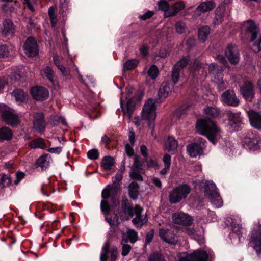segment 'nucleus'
Returning a JSON list of instances; mask_svg holds the SVG:
<instances>
[{"mask_svg":"<svg viewBox=\"0 0 261 261\" xmlns=\"http://www.w3.org/2000/svg\"><path fill=\"white\" fill-rule=\"evenodd\" d=\"M178 13L177 11L174 9V6L172 5L170 8L169 7L168 10L166 13H164L165 17H172L176 15Z\"/></svg>","mask_w":261,"mask_h":261,"instance_id":"obj_57","label":"nucleus"},{"mask_svg":"<svg viewBox=\"0 0 261 261\" xmlns=\"http://www.w3.org/2000/svg\"><path fill=\"white\" fill-rule=\"evenodd\" d=\"M189 59L184 57L177 62L174 67L178 68V70H180L181 69L186 67L188 64Z\"/></svg>","mask_w":261,"mask_h":261,"instance_id":"obj_49","label":"nucleus"},{"mask_svg":"<svg viewBox=\"0 0 261 261\" xmlns=\"http://www.w3.org/2000/svg\"><path fill=\"white\" fill-rule=\"evenodd\" d=\"M249 244L257 253H261V221L252 232Z\"/></svg>","mask_w":261,"mask_h":261,"instance_id":"obj_11","label":"nucleus"},{"mask_svg":"<svg viewBox=\"0 0 261 261\" xmlns=\"http://www.w3.org/2000/svg\"><path fill=\"white\" fill-rule=\"evenodd\" d=\"M221 99L223 102L233 107L237 106L240 103L234 91L230 90L225 91L222 94Z\"/></svg>","mask_w":261,"mask_h":261,"instance_id":"obj_16","label":"nucleus"},{"mask_svg":"<svg viewBox=\"0 0 261 261\" xmlns=\"http://www.w3.org/2000/svg\"><path fill=\"white\" fill-rule=\"evenodd\" d=\"M196 130L200 134L205 135L214 144L221 137V130L212 120L203 119L197 121Z\"/></svg>","mask_w":261,"mask_h":261,"instance_id":"obj_1","label":"nucleus"},{"mask_svg":"<svg viewBox=\"0 0 261 261\" xmlns=\"http://www.w3.org/2000/svg\"><path fill=\"white\" fill-rule=\"evenodd\" d=\"M225 113L228 118L229 121L230 123L233 124H238L241 122L242 119L241 118L240 113H234L230 111H226Z\"/></svg>","mask_w":261,"mask_h":261,"instance_id":"obj_32","label":"nucleus"},{"mask_svg":"<svg viewBox=\"0 0 261 261\" xmlns=\"http://www.w3.org/2000/svg\"><path fill=\"white\" fill-rule=\"evenodd\" d=\"M48 13L51 25L52 27H55L57 24V18L54 8L53 7H50L48 9Z\"/></svg>","mask_w":261,"mask_h":261,"instance_id":"obj_46","label":"nucleus"},{"mask_svg":"<svg viewBox=\"0 0 261 261\" xmlns=\"http://www.w3.org/2000/svg\"><path fill=\"white\" fill-rule=\"evenodd\" d=\"M33 127L41 132L45 127V123L42 113H36L34 114Z\"/></svg>","mask_w":261,"mask_h":261,"instance_id":"obj_24","label":"nucleus"},{"mask_svg":"<svg viewBox=\"0 0 261 261\" xmlns=\"http://www.w3.org/2000/svg\"><path fill=\"white\" fill-rule=\"evenodd\" d=\"M243 146L247 150L255 151L261 150V138L256 132L249 131L244 136Z\"/></svg>","mask_w":261,"mask_h":261,"instance_id":"obj_5","label":"nucleus"},{"mask_svg":"<svg viewBox=\"0 0 261 261\" xmlns=\"http://www.w3.org/2000/svg\"><path fill=\"white\" fill-rule=\"evenodd\" d=\"M173 6H174V8L176 11L177 10L178 12L184 9L185 7V4L183 2H177L173 5Z\"/></svg>","mask_w":261,"mask_h":261,"instance_id":"obj_60","label":"nucleus"},{"mask_svg":"<svg viewBox=\"0 0 261 261\" xmlns=\"http://www.w3.org/2000/svg\"><path fill=\"white\" fill-rule=\"evenodd\" d=\"M120 101L121 107L122 109L124 115L125 116H127L129 119H130L135 109V103L134 99L133 98H129L125 106L123 105L122 97L120 98Z\"/></svg>","mask_w":261,"mask_h":261,"instance_id":"obj_22","label":"nucleus"},{"mask_svg":"<svg viewBox=\"0 0 261 261\" xmlns=\"http://www.w3.org/2000/svg\"><path fill=\"white\" fill-rule=\"evenodd\" d=\"M203 112L205 115L208 118H216L220 114V111L216 107H206Z\"/></svg>","mask_w":261,"mask_h":261,"instance_id":"obj_30","label":"nucleus"},{"mask_svg":"<svg viewBox=\"0 0 261 261\" xmlns=\"http://www.w3.org/2000/svg\"><path fill=\"white\" fill-rule=\"evenodd\" d=\"M119 191V186L116 184V181H113L112 186H108L107 188L103 189L101 196L104 199L108 198L111 194L117 193Z\"/></svg>","mask_w":261,"mask_h":261,"instance_id":"obj_25","label":"nucleus"},{"mask_svg":"<svg viewBox=\"0 0 261 261\" xmlns=\"http://www.w3.org/2000/svg\"><path fill=\"white\" fill-rule=\"evenodd\" d=\"M102 167L106 170H109L114 164V160L110 156H105L102 161Z\"/></svg>","mask_w":261,"mask_h":261,"instance_id":"obj_39","label":"nucleus"},{"mask_svg":"<svg viewBox=\"0 0 261 261\" xmlns=\"http://www.w3.org/2000/svg\"><path fill=\"white\" fill-rule=\"evenodd\" d=\"M139 186L136 182H132L129 186V194L131 198L136 199L138 196Z\"/></svg>","mask_w":261,"mask_h":261,"instance_id":"obj_40","label":"nucleus"},{"mask_svg":"<svg viewBox=\"0 0 261 261\" xmlns=\"http://www.w3.org/2000/svg\"><path fill=\"white\" fill-rule=\"evenodd\" d=\"M259 32L258 26L252 20H248L241 24V37L243 40L249 39L253 42Z\"/></svg>","mask_w":261,"mask_h":261,"instance_id":"obj_4","label":"nucleus"},{"mask_svg":"<svg viewBox=\"0 0 261 261\" xmlns=\"http://www.w3.org/2000/svg\"><path fill=\"white\" fill-rule=\"evenodd\" d=\"M155 102L152 99H149L144 104L141 113L142 119L148 122V127L151 130L152 136L156 138L154 132V120L156 116Z\"/></svg>","mask_w":261,"mask_h":261,"instance_id":"obj_2","label":"nucleus"},{"mask_svg":"<svg viewBox=\"0 0 261 261\" xmlns=\"http://www.w3.org/2000/svg\"><path fill=\"white\" fill-rule=\"evenodd\" d=\"M2 33L7 35H11L14 33V27L12 22L10 20H5L3 21Z\"/></svg>","mask_w":261,"mask_h":261,"instance_id":"obj_31","label":"nucleus"},{"mask_svg":"<svg viewBox=\"0 0 261 261\" xmlns=\"http://www.w3.org/2000/svg\"><path fill=\"white\" fill-rule=\"evenodd\" d=\"M240 91L247 100H251L254 96V91L253 89V85L249 81H245L243 86L240 87Z\"/></svg>","mask_w":261,"mask_h":261,"instance_id":"obj_18","label":"nucleus"},{"mask_svg":"<svg viewBox=\"0 0 261 261\" xmlns=\"http://www.w3.org/2000/svg\"><path fill=\"white\" fill-rule=\"evenodd\" d=\"M125 236L126 234L124 233V232H123L122 236V240L121 242V244L122 245L121 255L123 256H126L129 253L130 250L132 249L131 246L126 244L128 242V241L126 239H125Z\"/></svg>","mask_w":261,"mask_h":261,"instance_id":"obj_34","label":"nucleus"},{"mask_svg":"<svg viewBox=\"0 0 261 261\" xmlns=\"http://www.w3.org/2000/svg\"><path fill=\"white\" fill-rule=\"evenodd\" d=\"M159 10H161L166 13L168 11L169 8L168 3L166 0H161L158 3Z\"/></svg>","mask_w":261,"mask_h":261,"instance_id":"obj_52","label":"nucleus"},{"mask_svg":"<svg viewBox=\"0 0 261 261\" xmlns=\"http://www.w3.org/2000/svg\"><path fill=\"white\" fill-rule=\"evenodd\" d=\"M175 29L178 34H182L186 29V24L182 21H178L175 24Z\"/></svg>","mask_w":261,"mask_h":261,"instance_id":"obj_50","label":"nucleus"},{"mask_svg":"<svg viewBox=\"0 0 261 261\" xmlns=\"http://www.w3.org/2000/svg\"><path fill=\"white\" fill-rule=\"evenodd\" d=\"M179 72L180 70L178 68L175 67H173L172 73V80L174 84H176L178 81Z\"/></svg>","mask_w":261,"mask_h":261,"instance_id":"obj_56","label":"nucleus"},{"mask_svg":"<svg viewBox=\"0 0 261 261\" xmlns=\"http://www.w3.org/2000/svg\"><path fill=\"white\" fill-rule=\"evenodd\" d=\"M28 146L33 149L41 148L45 149L46 148L44 140L41 138H37L29 142Z\"/></svg>","mask_w":261,"mask_h":261,"instance_id":"obj_33","label":"nucleus"},{"mask_svg":"<svg viewBox=\"0 0 261 261\" xmlns=\"http://www.w3.org/2000/svg\"><path fill=\"white\" fill-rule=\"evenodd\" d=\"M204 192L215 208H219L223 205L222 200L217 192L215 184L212 181H207L204 186Z\"/></svg>","mask_w":261,"mask_h":261,"instance_id":"obj_6","label":"nucleus"},{"mask_svg":"<svg viewBox=\"0 0 261 261\" xmlns=\"http://www.w3.org/2000/svg\"><path fill=\"white\" fill-rule=\"evenodd\" d=\"M139 63V61L137 59H131L127 61L123 67L124 71H128L135 68Z\"/></svg>","mask_w":261,"mask_h":261,"instance_id":"obj_43","label":"nucleus"},{"mask_svg":"<svg viewBox=\"0 0 261 261\" xmlns=\"http://www.w3.org/2000/svg\"><path fill=\"white\" fill-rule=\"evenodd\" d=\"M110 247V243L108 241L106 242L102 248V252L100 254V261H107V254Z\"/></svg>","mask_w":261,"mask_h":261,"instance_id":"obj_44","label":"nucleus"},{"mask_svg":"<svg viewBox=\"0 0 261 261\" xmlns=\"http://www.w3.org/2000/svg\"><path fill=\"white\" fill-rule=\"evenodd\" d=\"M100 208L101 211L104 213L105 215H107L110 212V206L106 200H102L100 204ZM106 220L111 226L115 225L117 224L118 218H116V220H112L111 218H109L107 216H105Z\"/></svg>","mask_w":261,"mask_h":261,"instance_id":"obj_26","label":"nucleus"},{"mask_svg":"<svg viewBox=\"0 0 261 261\" xmlns=\"http://www.w3.org/2000/svg\"><path fill=\"white\" fill-rule=\"evenodd\" d=\"M191 68L192 70L195 71H198L199 72L200 70L202 71L203 69L204 68V65L200 63L199 61L195 60Z\"/></svg>","mask_w":261,"mask_h":261,"instance_id":"obj_53","label":"nucleus"},{"mask_svg":"<svg viewBox=\"0 0 261 261\" xmlns=\"http://www.w3.org/2000/svg\"><path fill=\"white\" fill-rule=\"evenodd\" d=\"M178 146L177 141L172 137L169 136L165 143V149L169 152H174L176 151Z\"/></svg>","mask_w":261,"mask_h":261,"instance_id":"obj_27","label":"nucleus"},{"mask_svg":"<svg viewBox=\"0 0 261 261\" xmlns=\"http://www.w3.org/2000/svg\"><path fill=\"white\" fill-rule=\"evenodd\" d=\"M41 74L43 76H46L53 84L55 85L54 71L49 67L47 66L43 68L41 71Z\"/></svg>","mask_w":261,"mask_h":261,"instance_id":"obj_38","label":"nucleus"},{"mask_svg":"<svg viewBox=\"0 0 261 261\" xmlns=\"http://www.w3.org/2000/svg\"><path fill=\"white\" fill-rule=\"evenodd\" d=\"M170 87L167 83H163L158 91V97L160 99H162L168 96Z\"/></svg>","mask_w":261,"mask_h":261,"instance_id":"obj_36","label":"nucleus"},{"mask_svg":"<svg viewBox=\"0 0 261 261\" xmlns=\"http://www.w3.org/2000/svg\"><path fill=\"white\" fill-rule=\"evenodd\" d=\"M0 113L3 119L12 126H15L20 123V119L14 110L5 104L0 103Z\"/></svg>","mask_w":261,"mask_h":261,"instance_id":"obj_7","label":"nucleus"},{"mask_svg":"<svg viewBox=\"0 0 261 261\" xmlns=\"http://www.w3.org/2000/svg\"><path fill=\"white\" fill-rule=\"evenodd\" d=\"M23 49L29 57H34L38 53L36 41L32 37H29L27 39L24 44Z\"/></svg>","mask_w":261,"mask_h":261,"instance_id":"obj_15","label":"nucleus"},{"mask_svg":"<svg viewBox=\"0 0 261 261\" xmlns=\"http://www.w3.org/2000/svg\"><path fill=\"white\" fill-rule=\"evenodd\" d=\"M124 233L126 234L125 239L131 243H135L138 239L137 232L133 229H128L127 232Z\"/></svg>","mask_w":261,"mask_h":261,"instance_id":"obj_41","label":"nucleus"},{"mask_svg":"<svg viewBox=\"0 0 261 261\" xmlns=\"http://www.w3.org/2000/svg\"><path fill=\"white\" fill-rule=\"evenodd\" d=\"M142 211V208L139 205H136L134 208L125 205L122 206L121 217L122 219L127 220L135 216L132 222L136 226L141 227L147 221L146 216L141 215Z\"/></svg>","mask_w":261,"mask_h":261,"instance_id":"obj_3","label":"nucleus"},{"mask_svg":"<svg viewBox=\"0 0 261 261\" xmlns=\"http://www.w3.org/2000/svg\"><path fill=\"white\" fill-rule=\"evenodd\" d=\"M160 237L168 244H175L177 242V238L176 234L171 230L160 229L159 230Z\"/></svg>","mask_w":261,"mask_h":261,"instance_id":"obj_19","label":"nucleus"},{"mask_svg":"<svg viewBox=\"0 0 261 261\" xmlns=\"http://www.w3.org/2000/svg\"><path fill=\"white\" fill-rule=\"evenodd\" d=\"M149 261H165L162 255L158 253H153L149 256Z\"/></svg>","mask_w":261,"mask_h":261,"instance_id":"obj_54","label":"nucleus"},{"mask_svg":"<svg viewBox=\"0 0 261 261\" xmlns=\"http://www.w3.org/2000/svg\"><path fill=\"white\" fill-rule=\"evenodd\" d=\"M225 7L222 5L219 6L216 10L215 19L214 22L215 25L221 23L224 19Z\"/></svg>","mask_w":261,"mask_h":261,"instance_id":"obj_29","label":"nucleus"},{"mask_svg":"<svg viewBox=\"0 0 261 261\" xmlns=\"http://www.w3.org/2000/svg\"><path fill=\"white\" fill-rule=\"evenodd\" d=\"M243 228L239 224H234L232 226V233L230 234L231 236L233 237L234 234H236L240 239V236L243 233Z\"/></svg>","mask_w":261,"mask_h":261,"instance_id":"obj_45","label":"nucleus"},{"mask_svg":"<svg viewBox=\"0 0 261 261\" xmlns=\"http://www.w3.org/2000/svg\"><path fill=\"white\" fill-rule=\"evenodd\" d=\"M48 155H42L37 161V164L42 168H46L48 166L47 157Z\"/></svg>","mask_w":261,"mask_h":261,"instance_id":"obj_47","label":"nucleus"},{"mask_svg":"<svg viewBox=\"0 0 261 261\" xmlns=\"http://www.w3.org/2000/svg\"><path fill=\"white\" fill-rule=\"evenodd\" d=\"M145 161L148 167H155L157 166V163L152 159H149L148 158H146L145 159Z\"/></svg>","mask_w":261,"mask_h":261,"instance_id":"obj_64","label":"nucleus"},{"mask_svg":"<svg viewBox=\"0 0 261 261\" xmlns=\"http://www.w3.org/2000/svg\"><path fill=\"white\" fill-rule=\"evenodd\" d=\"M144 173V170L142 168V164L139 161V158L135 156L134 162L132 167V170L130 172V177L137 180H143L141 174Z\"/></svg>","mask_w":261,"mask_h":261,"instance_id":"obj_14","label":"nucleus"},{"mask_svg":"<svg viewBox=\"0 0 261 261\" xmlns=\"http://www.w3.org/2000/svg\"><path fill=\"white\" fill-rule=\"evenodd\" d=\"M154 15V12L152 11H148L144 14L140 16V18L142 20H145L150 18Z\"/></svg>","mask_w":261,"mask_h":261,"instance_id":"obj_62","label":"nucleus"},{"mask_svg":"<svg viewBox=\"0 0 261 261\" xmlns=\"http://www.w3.org/2000/svg\"><path fill=\"white\" fill-rule=\"evenodd\" d=\"M252 49L255 52H258L261 50V36L254 41L252 45Z\"/></svg>","mask_w":261,"mask_h":261,"instance_id":"obj_55","label":"nucleus"},{"mask_svg":"<svg viewBox=\"0 0 261 261\" xmlns=\"http://www.w3.org/2000/svg\"><path fill=\"white\" fill-rule=\"evenodd\" d=\"M59 57L57 55L54 56L53 60L55 65L58 67V69L60 70L63 75H67L69 72L66 68L60 64V62L59 60Z\"/></svg>","mask_w":261,"mask_h":261,"instance_id":"obj_42","label":"nucleus"},{"mask_svg":"<svg viewBox=\"0 0 261 261\" xmlns=\"http://www.w3.org/2000/svg\"><path fill=\"white\" fill-rule=\"evenodd\" d=\"M172 218L175 223L182 225H190L193 222V219L190 215L182 212L173 214Z\"/></svg>","mask_w":261,"mask_h":261,"instance_id":"obj_17","label":"nucleus"},{"mask_svg":"<svg viewBox=\"0 0 261 261\" xmlns=\"http://www.w3.org/2000/svg\"><path fill=\"white\" fill-rule=\"evenodd\" d=\"M9 51L6 45L0 46V58H5L8 56Z\"/></svg>","mask_w":261,"mask_h":261,"instance_id":"obj_59","label":"nucleus"},{"mask_svg":"<svg viewBox=\"0 0 261 261\" xmlns=\"http://www.w3.org/2000/svg\"><path fill=\"white\" fill-rule=\"evenodd\" d=\"M225 56L231 64H236L239 62V55L235 46L228 45L225 50Z\"/></svg>","mask_w":261,"mask_h":261,"instance_id":"obj_21","label":"nucleus"},{"mask_svg":"<svg viewBox=\"0 0 261 261\" xmlns=\"http://www.w3.org/2000/svg\"><path fill=\"white\" fill-rule=\"evenodd\" d=\"M210 33V28L208 26H204L199 29L198 38L202 41L204 42L207 38Z\"/></svg>","mask_w":261,"mask_h":261,"instance_id":"obj_35","label":"nucleus"},{"mask_svg":"<svg viewBox=\"0 0 261 261\" xmlns=\"http://www.w3.org/2000/svg\"><path fill=\"white\" fill-rule=\"evenodd\" d=\"M164 166L165 167H170L171 165V156L170 155L166 154L163 159Z\"/></svg>","mask_w":261,"mask_h":261,"instance_id":"obj_61","label":"nucleus"},{"mask_svg":"<svg viewBox=\"0 0 261 261\" xmlns=\"http://www.w3.org/2000/svg\"><path fill=\"white\" fill-rule=\"evenodd\" d=\"M179 261H207L208 254L200 249L194 250L191 254L182 252L179 254Z\"/></svg>","mask_w":261,"mask_h":261,"instance_id":"obj_9","label":"nucleus"},{"mask_svg":"<svg viewBox=\"0 0 261 261\" xmlns=\"http://www.w3.org/2000/svg\"><path fill=\"white\" fill-rule=\"evenodd\" d=\"M12 137V132L10 128L6 127L0 128V141L10 140Z\"/></svg>","mask_w":261,"mask_h":261,"instance_id":"obj_37","label":"nucleus"},{"mask_svg":"<svg viewBox=\"0 0 261 261\" xmlns=\"http://www.w3.org/2000/svg\"><path fill=\"white\" fill-rule=\"evenodd\" d=\"M216 6V4L212 1L201 2L196 8L194 12L195 16H200L201 14L212 11Z\"/></svg>","mask_w":261,"mask_h":261,"instance_id":"obj_20","label":"nucleus"},{"mask_svg":"<svg viewBox=\"0 0 261 261\" xmlns=\"http://www.w3.org/2000/svg\"><path fill=\"white\" fill-rule=\"evenodd\" d=\"M191 191L189 186L186 184L180 185L174 188L169 194V201L171 203H177L187 198Z\"/></svg>","mask_w":261,"mask_h":261,"instance_id":"obj_8","label":"nucleus"},{"mask_svg":"<svg viewBox=\"0 0 261 261\" xmlns=\"http://www.w3.org/2000/svg\"><path fill=\"white\" fill-rule=\"evenodd\" d=\"M248 115L251 126L255 128L261 129V115L253 110H250L248 112Z\"/></svg>","mask_w":261,"mask_h":261,"instance_id":"obj_23","label":"nucleus"},{"mask_svg":"<svg viewBox=\"0 0 261 261\" xmlns=\"http://www.w3.org/2000/svg\"><path fill=\"white\" fill-rule=\"evenodd\" d=\"M123 177V171L122 170H119L115 176V179L114 181L116 182V184H118L120 187L119 182L121 180Z\"/></svg>","mask_w":261,"mask_h":261,"instance_id":"obj_63","label":"nucleus"},{"mask_svg":"<svg viewBox=\"0 0 261 261\" xmlns=\"http://www.w3.org/2000/svg\"><path fill=\"white\" fill-rule=\"evenodd\" d=\"M204 143L203 139L199 138L197 139V142L188 145L187 150L190 156L196 158L202 154Z\"/></svg>","mask_w":261,"mask_h":261,"instance_id":"obj_12","label":"nucleus"},{"mask_svg":"<svg viewBox=\"0 0 261 261\" xmlns=\"http://www.w3.org/2000/svg\"><path fill=\"white\" fill-rule=\"evenodd\" d=\"M12 95L15 98V100L19 103L24 102L27 99L28 96L27 94L20 89H16L13 91Z\"/></svg>","mask_w":261,"mask_h":261,"instance_id":"obj_28","label":"nucleus"},{"mask_svg":"<svg viewBox=\"0 0 261 261\" xmlns=\"http://www.w3.org/2000/svg\"><path fill=\"white\" fill-rule=\"evenodd\" d=\"M111 256V261H115L118 255L117 248L115 246H113L110 251Z\"/></svg>","mask_w":261,"mask_h":261,"instance_id":"obj_58","label":"nucleus"},{"mask_svg":"<svg viewBox=\"0 0 261 261\" xmlns=\"http://www.w3.org/2000/svg\"><path fill=\"white\" fill-rule=\"evenodd\" d=\"M30 92L34 99L39 101L46 99L49 95L48 90L41 86L32 87L30 89Z\"/></svg>","mask_w":261,"mask_h":261,"instance_id":"obj_13","label":"nucleus"},{"mask_svg":"<svg viewBox=\"0 0 261 261\" xmlns=\"http://www.w3.org/2000/svg\"><path fill=\"white\" fill-rule=\"evenodd\" d=\"M148 74L151 79H156L159 74V70L156 66L152 65L148 71Z\"/></svg>","mask_w":261,"mask_h":261,"instance_id":"obj_48","label":"nucleus"},{"mask_svg":"<svg viewBox=\"0 0 261 261\" xmlns=\"http://www.w3.org/2000/svg\"><path fill=\"white\" fill-rule=\"evenodd\" d=\"M209 73L214 78V81L218 85L220 90H223L225 86L223 80V74L222 67H219L215 63H213L208 66Z\"/></svg>","mask_w":261,"mask_h":261,"instance_id":"obj_10","label":"nucleus"},{"mask_svg":"<svg viewBox=\"0 0 261 261\" xmlns=\"http://www.w3.org/2000/svg\"><path fill=\"white\" fill-rule=\"evenodd\" d=\"M87 156L90 160H96L99 157V152L96 149H91L88 151Z\"/></svg>","mask_w":261,"mask_h":261,"instance_id":"obj_51","label":"nucleus"}]
</instances>
